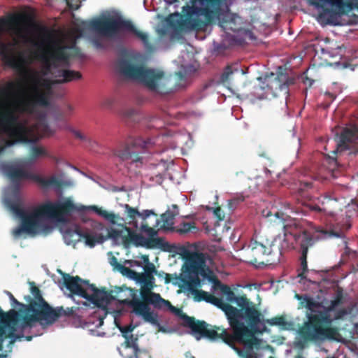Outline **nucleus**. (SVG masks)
<instances>
[{
	"label": "nucleus",
	"mask_w": 358,
	"mask_h": 358,
	"mask_svg": "<svg viewBox=\"0 0 358 358\" xmlns=\"http://www.w3.org/2000/svg\"><path fill=\"white\" fill-rule=\"evenodd\" d=\"M222 294L226 296L228 303L218 298L221 303H217V307L224 313L231 334L226 329L210 326L205 321L196 320L193 317L184 315L185 325L192 330L197 339L201 337L211 341L220 339L231 347L238 343L244 346L245 358H258L253 350L261 348L262 340L255 336V334L262 332L257 326L261 322L262 313L245 294L236 296L229 286L225 287ZM265 329L264 327L262 331Z\"/></svg>",
	"instance_id": "f257e3e1"
},
{
	"label": "nucleus",
	"mask_w": 358,
	"mask_h": 358,
	"mask_svg": "<svg viewBox=\"0 0 358 358\" xmlns=\"http://www.w3.org/2000/svg\"><path fill=\"white\" fill-rule=\"evenodd\" d=\"M38 33V41H34V46L45 49L43 59L48 68H58L61 64L70 66L71 58L83 59L84 54L76 45V40L82 37L86 29H91L113 39L119 38L122 31L133 34L140 39L148 49L152 48L148 35L138 30L130 20L120 16H109L95 18L89 21L81 20L74 23L71 34L73 40L71 45H62L54 41V31L45 26L33 24Z\"/></svg>",
	"instance_id": "f03ea898"
},
{
	"label": "nucleus",
	"mask_w": 358,
	"mask_h": 358,
	"mask_svg": "<svg viewBox=\"0 0 358 358\" xmlns=\"http://www.w3.org/2000/svg\"><path fill=\"white\" fill-rule=\"evenodd\" d=\"M62 278L66 288L71 292V297L77 295L87 300L83 302V306H88L89 303H91L94 306L106 310L111 301L117 300L120 303L132 308V311L136 315L141 316L145 322L159 327V331H164L157 313L151 310L150 307L151 303L162 301L159 294L152 292L155 286L153 275L139 273L136 282L142 285L140 292L141 299L134 296L132 289L124 286L117 287L115 291L117 295L114 296L106 288L98 289L94 284H90L89 280H83L78 275L71 276L68 273H64Z\"/></svg>",
	"instance_id": "7ed1b4c3"
},
{
	"label": "nucleus",
	"mask_w": 358,
	"mask_h": 358,
	"mask_svg": "<svg viewBox=\"0 0 358 358\" xmlns=\"http://www.w3.org/2000/svg\"><path fill=\"white\" fill-rule=\"evenodd\" d=\"M38 79L36 80L32 96L15 103H8L7 101L15 91L17 83L8 81L5 85H0V136L6 135L8 138V145L19 143H35L37 141V126H29L26 121L20 122L17 112L32 114L36 106H49L50 87L48 86L46 91H41L38 87Z\"/></svg>",
	"instance_id": "20e7f679"
},
{
	"label": "nucleus",
	"mask_w": 358,
	"mask_h": 358,
	"mask_svg": "<svg viewBox=\"0 0 358 358\" xmlns=\"http://www.w3.org/2000/svg\"><path fill=\"white\" fill-rule=\"evenodd\" d=\"M301 308H306V321L299 329L300 338L306 342H322L338 340V327L333 325L334 320H343L350 313L345 308H338L344 303L343 289L337 287L334 296L327 306L307 294H295Z\"/></svg>",
	"instance_id": "39448f33"
},
{
	"label": "nucleus",
	"mask_w": 358,
	"mask_h": 358,
	"mask_svg": "<svg viewBox=\"0 0 358 358\" xmlns=\"http://www.w3.org/2000/svg\"><path fill=\"white\" fill-rule=\"evenodd\" d=\"M285 210L297 213V210L288 202L285 203ZM262 215L270 222L283 224L285 231L282 235L270 238L261 236L259 241H252L246 252L248 261L252 264H272L280 262L282 254L293 247V243L289 240V230L285 224L289 215L287 212L278 210L276 208L265 209Z\"/></svg>",
	"instance_id": "423d86ee"
},
{
	"label": "nucleus",
	"mask_w": 358,
	"mask_h": 358,
	"mask_svg": "<svg viewBox=\"0 0 358 358\" xmlns=\"http://www.w3.org/2000/svg\"><path fill=\"white\" fill-rule=\"evenodd\" d=\"M30 20V17L24 13H10L0 17V56L3 62L13 69H21L24 64V59L21 54L18 55L15 54L14 45L12 43L2 41V34L7 31L18 38L27 39V36L24 34L23 25Z\"/></svg>",
	"instance_id": "0eeeda50"
},
{
	"label": "nucleus",
	"mask_w": 358,
	"mask_h": 358,
	"mask_svg": "<svg viewBox=\"0 0 358 358\" xmlns=\"http://www.w3.org/2000/svg\"><path fill=\"white\" fill-rule=\"evenodd\" d=\"M30 285L31 292L34 299H31L28 296L29 303L26 310L30 314L23 316L22 327H32L34 322H38L43 328H46L53 324L62 315H65V311L62 307L52 308L43 298L41 290L34 282H31Z\"/></svg>",
	"instance_id": "6e6552de"
},
{
	"label": "nucleus",
	"mask_w": 358,
	"mask_h": 358,
	"mask_svg": "<svg viewBox=\"0 0 358 358\" xmlns=\"http://www.w3.org/2000/svg\"><path fill=\"white\" fill-rule=\"evenodd\" d=\"M118 68L120 73L124 77L138 81L150 91L160 94L168 92V79L162 71L146 68L127 59H120Z\"/></svg>",
	"instance_id": "1a4fd4ad"
},
{
	"label": "nucleus",
	"mask_w": 358,
	"mask_h": 358,
	"mask_svg": "<svg viewBox=\"0 0 358 358\" xmlns=\"http://www.w3.org/2000/svg\"><path fill=\"white\" fill-rule=\"evenodd\" d=\"M87 210L95 212L113 224L122 225L124 223V218L117 214L108 212L96 206H77L70 199H66L63 201H47L41 204V211L45 213V218L55 219L61 222L64 221L65 217L73 212L82 213Z\"/></svg>",
	"instance_id": "9d476101"
},
{
	"label": "nucleus",
	"mask_w": 358,
	"mask_h": 358,
	"mask_svg": "<svg viewBox=\"0 0 358 358\" xmlns=\"http://www.w3.org/2000/svg\"><path fill=\"white\" fill-rule=\"evenodd\" d=\"M318 10L317 20L322 24L339 25L342 15L358 10V0H306Z\"/></svg>",
	"instance_id": "9b49d317"
},
{
	"label": "nucleus",
	"mask_w": 358,
	"mask_h": 358,
	"mask_svg": "<svg viewBox=\"0 0 358 358\" xmlns=\"http://www.w3.org/2000/svg\"><path fill=\"white\" fill-rule=\"evenodd\" d=\"M182 11L192 27L200 29L220 19L221 0H192V6H183Z\"/></svg>",
	"instance_id": "f8f14e48"
},
{
	"label": "nucleus",
	"mask_w": 358,
	"mask_h": 358,
	"mask_svg": "<svg viewBox=\"0 0 358 358\" xmlns=\"http://www.w3.org/2000/svg\"><path fill=\"white\" fill-rule=\"evenodd\" d=\"M8 206L12 212L21 219V224L13 231L15 237H20L22 233L29 234H36L40 227L41 221L45 218V213L41 211V205L32 212H27L22 207L20 199L8 201Z\"/></svg>",
	"instance_id": "ddd939ff"
},
{
	"label": "nucleus",
	"mask_w": 358,
	"mask_h": 358,
	"mask_svg": "<svg viewBox=\"0 0 358 358\" xmlns=\"http://www.w3.org/2000/svg\"><path fill=\"white\" fill-rule=\"evenodd\" d=\"M4 173L18 187L20 182L24 179H29L36 182L43 189L50 187L59 188L62 185L61 180L55 176L50 178H44L38 174L30 173L21 167L13 164H4L2 166Z\"/></svg>",
	"instance_id": "4468645a"
},
{
	"label": "nucleus",
	"mask_w": 358,
	"mask_h": 358,
	"mask_svg": "<svg viewBox=\"0 0 358 358\" xmlns=\"http://www.w3.org/2000/svg\"><path fill=\"white\" fill-rule=\"evenodd\" d=\"M157 138L143 139L141 137H129L124 143L117 145L113 155L121 162H138L141 160L137 150L152 148L156 143Z\"/></svg>",
	"instance_id": "2eb2a0df"
},
{
	"label": "nucleus",
	"mask_w": 358,
	"mask_h": 358,
	"mask_svg": "<svg viewBox=\"0 0 358 358\" xmlns=\"http://www.w3.org/2000/svg\"><path fill=\"white\" fill-rule=\"evenodd\" d=\"M339 157L350 161L358 160V124L346 127L343 129L337 144Z\"/></svg>",
	"instance_id": "dca6fc26"
},
{
	"label": "nucleus",
	"mask_w": 358,
	"mask_h": 358,
	"mask_svg": "<svg viewBox=\"0 0 358 358\" xmlns=\"http://www.w3.org/2000/svg\"><path fill=\"white\" fill-rule=\"evenodd\" d=\"M289 240L294 243L295 242H299L301 255L300 257L301 262V271H299L298 277L301 280H305L312 283H315V281L308 278V273H309L308 269L307 263V255L308 248L314 245L315 241L312 234L306 230H303L299 232H294L288 231ZM294 246L292 248H293Z\"/></svg>",
	"instance_id": "f3484780"
},
{
	"label": "nucleus",
	"mask_w": 358,
	"mask_h": 358,
	"mask_svg": "<svg viewBox=\"0 0 358 358\" xmlns=\"http://www.w3.org/2000/svg\"><path fill=\"white\" fill-rule=\"evenodd\" d=\"M282 67H279V71L276 76L271 73V76L265 78L264 86L261 87L265 90L266 94H271L273 96H278L282 93L287 96L289 94V86L294 83V78L289 76L287 72L281 71Z\"/></svg>",
	"instance_id": "a211bd4d"
},
{
	"label": "nucleus",
	"mask_w": 358,
	"mask_h": 358,
	"mask_svg": "<svg viewBox=\"0 0 358 358\" xmlns=\"http://www.w3.org/2000/svg\"><path fill=\"white\" fill-rule=\"evenodd\" d=\"M138 338L131 335L125 337L124 342L119 349L120 355L123 358H151L148 350L140 348L138 345Z\"/></svg>",
	"instance_id": "6ab92c4d"
},
{
	"label": "nucleus",
	"mask_w": 358,
	"mask_h": 358,
	"mask_svg": "<svg viewBox=\"0 0 358 358\" xmlns=\"http://www.w3.org/2000/svg\"><path fill=\"white\" fill-rule=\"evenodd\" d=\"M53 76L55 78V83L62 84L79 80L81 78L82 75L79 71L69 69H60L54 73Z\"/></svg>",
	"instance_id": "aec40b11"
},
{
	"label": "nucleus",
	"mask_w": 358,
	"mask_h": 358,
	"mask_svg": "<svg viewBox=\"0 0 358 358\" xmlns=\"http://www.w3.org/2000/svg\"><path fill=\"white\" fill-rule=\"evenodd\" d=\"M124 229L127 232V235L122 236V243L124 246H127L130 243H134L136 246H143L145 245V238L142 235L136 234L125 225Z\"/></svg>",
	"instance_id": "412c9836"
},
{
	"label": "nucleus",
	"mask_w": 358,
	"mask_h": 358,
	"mask_svg": "<svg viewBox=\"0 0 358 358\" xmlns=\"http://www.w3.org/2000/svg\"><path fill=\"white\" fill-rule=\"evenodd\" d=\"M322 52L328 55L330 58L341 59L345 56L346 48L344 45L334 43H331L329 46L322 48Z\"/></svg>",
	"instance_id": "4be33fe9"
},
{
	"label": "nucleus",
	"mask_w": 358,
	"mask_h": 358,
	"mask_svg": "<svg viewBox=\"0 0 358 358\" xmlns=\"http://www.w3.org/2000/svg\"><path fill=\"white\" fill-rule=\"evenodd\" d=\"M124 208L128 217L131 220H135L137 217H140L143 220H145L151 215H155V217L157 216V215L152 210H145L141 213L136 208L130 206L129 204H124Z\"/></svg>",
	"instance_id": "5701e85b"
},
{
	"label": "nucleus",
	"mask_w": 358,
	"mask_h": 358,
	"mask_svg": "<svg viewBox=\"0 0 358 358\" xmlns=\"http://www.w3.org/2000/svg\"><path fill=\"white\" fill-rule=\"evenodd\" d=\"M268 324L271 326H280V327H282L283 328H287V326H289L290 325V323L287 322L284 316H277V317H274L273 318H271V319H264V315H262V318H261V322L258 324V325L259 324ZM258 327V329L259 328V326ZM264 327L266 328V329L264 330V331H266V327L265 326H264V327L262 329H259V331H262L263 329H264ZM263 331H262L261 333H263ZM259 332L258 333H256L255 335L257 334H259Z\"/></svg>",
	"instance_id": "b1692460"
},
{
	"label": "nucleus",
	"mask_w": 358,
	"mask_h": 358,
	"mask_svg": "<svg viewBox=\"0 0 358 358\" xmlns=\"http://www.w3.org/2000/svg\"><path fill=\"white\" fill-rule=\"evenodd\" d=\"M187 262L190 268L197 270L205 265V257L201 252H192L188 255Z\"/></svg>",
	"instance_id": "393cba45"
},
{
	"label": "nucleus",
	"mask_w": 358,
	"mask_h": 358,
	"mask_svg": "<svg viewBox=\"0 0 358 358\" xmlns=\"http://www.w3.org/2000/svg\"><path fill=\"white\" fill-rule=\"evenodd\" d=\"M83 231L76 227L75 229H68L64 234V238L67 245H75L82 240Z\"/></svg>",
	"instance_id": "a878e982"
},
{
	"label": "nucleus",
	"mask_w": 358,
	"mask_h": 358,
	"mask_svg": "<svg viewBox=\"0 0 358 358\" xmlns=\"http://www.w3.org/2000/svg\"><path fill=\"white\" fill-rule=\"evenodd\" d=\"M178 214V211L171 212L170 210L166 211L161 215L160 223L162 222V225L160 226V229H163L164 230H171L173 231L175 229L173 227L174 224L173 220L175 217Z\"/></svg>",
	"instance_id": "bb28decb"
},
{
	"label": "nucleus",
	"mask_w": 358,
	"mask_h": 358,
	"mask_svg": "<svg viewBox=\"0 0 358 358\" xmlns=\"http://www.w3.org/2000/svg\"><path fill=\"white\" fill-rule=\"evenodd\" d=\"M156 217H157V216ZM159 224V219L156 218L155 224L153 227H150L147 223H143L141 225V231L145 233L150 238V242L152 243V245H155L159 242V238H154V237L157 235V230H156L155 228L158 227Z\"/></svg>",
	"instance_id": "cd10ccee"
},
{
	"label": "nucleus",
	"mask_w": 358,
	"mask_h": 358,
	"mask_svg": "<svg viewBox=\"0 0 358 358\" xmlns=\"http://www.w3.org/2000/svg\"><path fill=\"white\" fill-rule=\"evenodd\" d=\"M181 281L185 287L192 294L198 290L196 288L201 285V280L198 275H184L181 278Z\"/></svg>",
	"instance_id": "c85d7f7f"
},
{
	"label": "nucleus",
	"mask_w": 358,
	"mask_h": 358,
	"mask_svg": "<svg viewBox=\"0 0 358 358\" xmlns=\"http://www.w3.org/2000/svg\"><path fill=\"white\" fill-rule=\"evenodd\" d=\"M143 261H144V262L145 264L144 267H143L144 272L143 273L149 274V275H153V273H156L159 277L162 276L163 275H165V283L168 284V283H169L171 282V275L169 274L164 273H163L162 274L157 273V271L156 270V268H155V265L152 263L150 262L149 258H148V256H143Z\"/></svg>",
	"instance_id": "c756f323"
},
{
	"label": "nucleus",
	"mask_w": 358,
	"mask_h": 358,
	"mask_svg": "<svg viewBox=\"0 0 358 358\" xmlns=\"http://www.w3.org/2000/svg\"><path fill=\"white\" fill-rule=\"evenodd\" d=\"M193 294L194 295L195 300L197 301H205L216 306L217 303H221V301L218 300V297H216L214 295L208 294V292L203 290L198 289L195 291Z\"/></svg>",
	"instance_id": "7c9ffc66"
},
{
	"label": "nucleus",
	"mask_w": 358,
	"mask_h": 358,
	"mask_svg": "<svg viewBox=\"0 0 358 358\" xmlns=\"http://www.w3.org/2000/svg\"><path fill=\"white\" fill-rule=\"evenodd\" d=\"M82 239L85 240V243L90 248H93L96 243H102L106 241V238L101 234L93 235L87 232H83Z\"/></svg>",
	"instance_id": "2f4dec72"
},
{
	"label": "nucleus",
	"mask_w": 358,
	"mask_h": 358,
	"mask_svg": "<svg viewBox=\"0 0 358 358\" xmlns=\"http://www.w3.org/2000/svg\"><path fill=\"white\" fill-rule=\"evenodd\" d=\"M150 305H153L154 307L156 308H162L163 306L169 307L170 308V310L173 313H174L176 315H179L181 317V319H182V320H183V324H183L184 327H185V320L182 318V315H187L185 314V313H182L181 310L178 309V308H176L174 306H173L171 305V303L169 301L165 300L163 298H162V301H159L157 303H151ZM186 327H187L186 326Z\"/></svg>",
	"instance_id": "473e14b6"
},
{
	"label": "nucleus",
	"mask_w": 358,
	"mask_h": 358,
	"mask_svg": "<svg viewBox=\"0 0 358 358\" xmlns=\"http://www.w3.org/2000/svg\"><path fill=\"white\" fill-rule=\"evenodd\" d=\"M39 157H49L48 152L43 147L34 145L31 147L29 158L34 160Z\"/></svg>",
	"instance_id": "72a5a7b5"
},
{
	"label": "nucleus",
	"mask_w": 358,
	"mask_h": 358,
	"mask_svg": "<svg viewBox=\"0 0 358 358\" xmlns=\"http://www.w3.org/2000/svg\"><path fill=\"white\" fill-rule=\"evenodd\" d=\"M196 229L194 222H182L180 226L175 228L176 231L180 234H185L189 232L192 229Z\"/></svg>",
	"instance_id": "f704fd0d"
},
{
	"label": "nucleus",
	"mask_w": 358,
	"mask_h": 358,
	"mask_svg": "<svg viewBox=\"0 0 358 358\" xmlns=\"http://www.w3.org/2000/svg\"><path fill=\"white\" fill-rule=\"evenodd\" d=\"M120 273H121L123 275L127 276V278L134 280L135 281H137L139 273L122 265L120 266V269L118 271Z\"/></svg>",
	"instance_id": "c9c22d12"
},
{
	"label": "nucleus",
	"mask_w": 358,
	"mask_h": 358,
	"mask_svg": "<svg viewBox=\"0 0 358 358\" xmlns=\"http://www.w3.org/2000/svg\"><path fill=\"white\" fill-rule=\"evenodd\" d=\"M120 273H121L123 275L127 276V278L134 280L135 281H137L139 273L122 265L120 266V269L118 271Z\"/></svg>",
	"instance_id": "e433bc0d"
},
{
	"label": "nucleus",
	"mask_w": 358,
	"mask_h": 358,
	"mask_svg": "<svg viewBox=\"0 0 358 358\" xmlns=\"http://www.w3.org/2000/svg\"><path fill=\"white\" fill-rule=\"evenodd\" d=\"M351 227L350 224H345L342 226L341 229L339 231L331 229L328 231V234L330 236H334L336 238H344L345 232L348 231Z\"/></svg>",
	"instance_id": "4c0bfd02"
},
{
	"label": "nucleus",
	"mask_w": 358,
	"mask_h": 358,
	"mask_svg": "<svg viewBox=\"0 0 358 358\" xmlns=\"http://www.w3.org/2000/svg\"><path fill=\"white\" fill-rule=\"evenodd\" d=\"M337 201V198H334L330 194H325L323 197V200L322 201V203L323 205H327V207L329 208L336 209L337 208L336 206Z\"/></svg>",
	"instance_id": "58836bf2"
},
{
	"label": "nucleus",
	"mask_w": 358,
	"mask_h": 358,
	"mask_svg": "<svg viewBox=\"0 0 358 358\" xmlns=\"http://www.w3.org/2000/svg\"><path fill=\"white\" fill-rule=\"evenodd\" d=\"M8 324H0V350L2 349V341L3 338L12 337L13 336V333L11 331L8 334L6 333V327Z\"/></svg>",
	"instance_id": "ea45409f"
},
{
	"label": "nucleus",
	"mask_w": 358,
	"mask_h": 358,
	"mask_svg": "<svg viewBox=\"0 0 358 358\" xmlns=\"http://www.w3.org/2000/svg\"><path fill=\"white\" fill-rule=\"evenodd\" d=\"M114 103L115 99L113 98L106 97L101 100L100 105L104 109H110L112 108Z\"/></svg>",
	"instance_id": "a19ab883"
},
{
	"label": "nucleus",
	"mask_w": 358,
	"mask_h": 358,
	"mask_svg": "<svg viewBox=\"0 0 358 358\" xmlns=\"http://www.w3.org/2000/svg\"><path fill=\"white\" fill-rule=\"evenodd\" d=\"M213 285V287L215 290H220L222 293L224 290V288L228 285L222 284L216 277L212 279Z\"/></svg>",
	"instance_id": "79ce46f5"
},
{
	"label": "nucleus",
	"mask_w": 358,
	"mask_h": 358,
	"mask_svg": "<svg viewBox=\"0 0 358 358\" xmlns=\"http://www.w3.org/2000/svg\"><path fill=\"white\" fill-rule=\"evenodd\" d=\"M213 285V287L215 290H220L222 293L224 290V288L228 285L222 284L216 277L212 279Z\"/></svg>",
	"instance_id": "37998d69"
},
{
	"label": "nucleus",
	"mask_w": 358,
	"mask_h": 358,
	"mask_svg": "<svg viewBox=\"0 0 358 358\" xmlns=\"http://www.w3.org/2000/svg\"><path fill=\"white\" fill-rule=\"evenodd\" d=\"M312 187L311 182H300V185L299 187V192L300 194H303L304 191L307 189H310Z\"/></svg>",
	"instance_id": "c03bdc74"
},
{
	"label": "nucleus",
	"mask_w": 358,
	"mask_h": 358,
	"mask_svg": "<svg viewBox=\"0 0 358 358\" xmlns=\"http://www.w3.org/2000/svg\"><path fill=\"white\" fill-rule=\"evenodd\" d=\"M233 71L231 70V68L230 66H227L224 73L221 76V79L222 82L225 83L227 82L229 79L230 76L232 74Z\"/></svg>",
	"instance_id": "a18cd8bd"
},
{
	"label": "nucleus",
	"mask_w": 358,
	"mask_h": 358,
	"mask_svg": "<svg viewBox=\"0 0 358 358\" xmlns=\"http://www.w3.org/2000/svg\"><path fill=\"white\" fill-rule=\"evenodd\" d=\"M213 213L218 220H224L225 215L220 207L215 208Z\"/></svg>",
	"instance_id": "49530a36"
},
{
	"label": "nucleus",
	"mask_w": 358,
	"mask_h": 358,
	"mask_svg": "<svg viewBox=\"0 0 358 358\" xmlns=\"http://www.w3.org/2000/svg\"><path fill=\"white\" fill-rule=\"evenodd\" d=\"M110 264L112 266H113L114 268H115L117 271H119L120 266H122L120 263L118 262L117 259L113 256L111 258H110Z\"/></svg>",
	"instance_id": "de8ad7c7"
},
{
	"label": "nucleus",
	"mask_w": 358,
	"mask_h": 358,
	"mask_svg": "<svg viewBox=\"0 0 358 358\" xmlns=\"http://www.w3.org/2000/svg\"><path fill=\"white\" fill-rule=\"evenodd\" d=\"M122 231L117 230V229H112L109 232V236L113 238H117L119 237L122 238L123 236L122 235Z\"/></svg>",
	"instance_id": "09e8293b"
},
{
	"label": "nucleus",
	"mask_w": 358,
	"mask_h": 358,
	"mask_svg": "<svg viewBox=\"0 0 358 358\" xmlns=\"http://www.w3.org/2000/svg\"><path fill=\"white\" fill-rule=\"evenodd\" d=\"M66 2L69 8L72 10H76L80 7V3L78 1L75 3H73V0H66Z\"/></svg>",
	"instance_id": "8fccbe9b"
},
{
	"label": "nucleus",
	"mask_w": 358,
	"mask_h": 358,
	"mask_svg": "<svg viewBox=\"0 0 358 358\" xmlns=\"http://www.w3.org/2000/svg\"><path fill=\"white\" fill-rule=\"evenodd\" d=\"M71 131L73 134L76 138L82 140V141H86L87 138L79 131L76 130L74 129H71Z\"/></svg>",
	"instance_id": "3c124183"
},
{
	"label": "nucleus",
	"mask_w": 358,
	"mask_h": 358,
	"mask_svg": "<svg viewBox=\"0 0 358 358\" xmlns=\"http://www.w3.org/2000/svg\"><path fill=\"white\" fill-rule=\"evenodd\" d=\"M7 294L8 295L9 298H10V300L11 301V303H12V305L13 306H23L22 303H20L14 296L13 295L9 292H6Z\"/></svg>",
	"instance_id": "603ef678"
},
{
	"label": "nucleus",
	"mask_w": 358,
	"mask_h": 358,
	"mask_svg": "<svg viewBox=\"0 0 358 358\" xmlns=\"http://www.w3.org/2000/svg\"><path fill=\"white\" fill-rule=\"evenodd\" d=\"M231 21L228 20H223L222 21L220 20L219 24L220 27H222L223 29H232L229 25L231 24Z\"/></svg>",
	"instance_id": "864d4df0"
},
{
	"label": "nucleus",
	"mask_w": 358,
	"mask_h": 358,
	"mask_svg": "<svg viewBox=\"0 0 358 358\" xmlns=\"http://www.w3.org/2000/svg\"><path fill=\"white\" fill-rule=\"evenodd\" d=\"M93 44L94 47L97 49H103L105 48V46L103 43L98 38H95L93 40Z\"/></svg>",
	"instance_id": "5fc2aeb1"
},
{
	"label": "nucleus",
	"mask_w": 358,
	"mask_h": 358,
	"mask_svg": "<svg viewBox=\"0 0 358 358\" xmlns=\"http://www.w3.org/2000/svg\"><path fill=\"white\" fill-rule=\"evenodd\" d=\"M167 5H171L178 1V0H164Z\"/></svg>",
	"instance_id": "6e6d98bb"
},
{
	"label": "nucleus",
	"mask_w": 358,
	"mask_h": 358,
	"mask_svg": "<svg viewBox=\"0 0 358 358\" xmlns=\"http://www.w3.org/2000/svg\"><path fill=\"white\" fill-rule=\"evenodd\" d=\"M134 264L138 266H141V263L140 262H138V261H134Z\"/></svg>",
	"instance_id": "4d7b16f0"
},
{
	"label": "nucleus",
	"mask_w": 358,
	"mask_h": 358,
	"mask_svg": "<svg viewBox=\"0 0 358 358\" xmlns=\"http://www.w3.org/2000/svg\"><path fill=\"white\" fill-rule=\"evenodd\" d=\"M134 110H130L128 113L127 114V115L129 116V115H131L133 113H134Z\"/></svg>",
	"instance_id": "13d9d810"
},
{
	"label": "nucleus",
	"mask_w": 358,
	"mask_h": 358,
	"mask_svg": "<svg viewBox=\"0 0 358 358\" xmlns=\"http://www.w3.org/2000/svg\"><path fill=\"white\" fill-rule=\"evenodd\" d=\"M31 339H32V336H26V340L27 341H30Z\"/></svg>",
	"instance_id": "bf43d9fd"
},
{
	"label": "nucleus",
	"mask_w": 358,
	"mask_h": 358,
	"mask_svg": "<svg viewBox=\"0 0 358 358\" xmlns=\"http://www.w3.org/2000/svg\"><path fill=\"white\" fill-rule=\"evenodd\" d=\"M238 201V200L236 199H234L231 201V203H237Z\"/></svg>",
	"instance_id": "052dcab7"
},
{
	"label": "nucleus",
	"mask_w": 358,
	"mask_h": 358,
	"mask_svg": "<svg viewBox=\"0 0 358 358\" xmlns=\"http://www.w3.org/2000/svg\"><path fill=\"white\" fill-rule=\"evenodd\" d=\"M172 207H173V208L176 209V210H178V206H177V205L173 204V205L172 206Z\"/></svg>",
	"instance_id": "680f3d73"
},
{
	"label": "nucleus",
	"mask_w": 358,
	"mask_h": 358,
	"mask_svg": "<svg viewBox=\"0 0 358 358\" xmlns=\"http://www.w3.org/2000/svg\"><path fill=\"white\" fill-rule=\"evenodd\" d=\"M226 1L227 0H221V7L223 6Z\"/></svg>",
	"instance_id": "e2e57ef3"
},
{
	"label": "nucleus",
	"mask_w": 358,
	"mask_h": 358,
	"mask_svg": "<svg viewBox=\"0 0 358 358\" xmlns=\"http://www.w3.org/2000/svg\"><path fill=\"white\" fill-rule=\"evenodd\" d=\"M68 109H69L70 111L73 110V108H72V106H68Z\"/></svg>",
	"instance_id": "0e129e2a"
},
{
	"label": "nucleus",
	"mask_w": 358,
	"mask_h": 358,
	"mask_svg": "<svg viewBox=\"0 0 358 358\" xmlns=\"http://www.w3.org/2000/svg\"><path fill=\"white\" fill-rule=\"evenodd\" d=\"M5 357V355H0V358H3V357Z\"/></svg>",
	"instance_id": "69168bd1"
},
{
	"label": "nucleus",
	"mask_w": 358,
	"mask_h": 358,
	"mask_svg": "<svg viewBox=\"0 0 358 358\" xmlns=\"http://www.w3.org/2000/svg\"><path fill=\"white\" fill-rule=\"evenodd\" d=\"M133 330V328L129 329L128 331H131Z\"/></svg>",
	"instance_id": "338daca9"
}]
</instances>
